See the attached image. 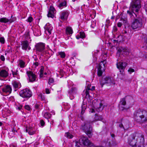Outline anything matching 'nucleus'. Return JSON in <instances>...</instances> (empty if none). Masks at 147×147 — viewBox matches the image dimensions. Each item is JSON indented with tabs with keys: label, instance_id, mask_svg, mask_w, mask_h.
Masks as SVG:
<instances>
[{
	"label": "nucleus",
	"instance_id": "obj_1",
	"mask_svg": "<svg viewBox=\"0 0 147 147\" xmlns=\"http://www.w3.org/2000/svg\"><path fill=\"white\" fill-rule=\"evenodd\" d=\"M134 119L137 122L141 123L147 121V111L139 109L135 111L134 114Z\"/></svg>",
	"mask_w": 147,
	"mask_h": 147
},
{
	"label": "nucleus",
	"instance_id": "obj_2",
	"mask_svg": "<svg viewBox=\"0 0 147 147\" xmlns=\"http://www.w3.org/2000/svg\"><path fill=\"white\" fill-rule=\"evenodd\" d=\"M92 123H91V121H85L81 127V129L89 137L91 136L92 127L90 126V124Z\"/></svg>",
	"mask_w": 147,
	"mask_h": 147
},
{
	"label": "nucleus",
	"instance_id": "obj_3",
	"mask_svg": "<svg viewBox=\"0 0 147 147\" xmlns=\"http://www.w3.org/2000/svg\"><path fill=\"white\" fill-rule=\"evenodd\" d=\"M118 57L117 59L118 62L116 64L117 67L120 70V73L123 74L127 64L125 62H123V59H121L120 57Z\"/></svg>",
	"mask_w": 147,
	"mask_h": 147
},
{
	"label": "nucleus",
	"instance_id": "obj_4",
	"mask_svg": "<svg viewBox=\"0 0 147 147\" xmlns=\"http://www.w3.org/2000/svg\"><path fill=\"white\" fill-rule=\"evenodd\" d=\"M20 96L23 97L28 98L32 95L31 91L27 88L21 90L19 93Z\"/></svg>",
	"mask_w": 147,
	"mask_h": 147
},
{
	"label": "nucleus",
	"instance_id": "obj_5",
	"mask_svg": "<svg viewBox=\"0 0 147 147\" xmlns=\"http://www.w3.org/2000/svg\"><path fill=\"white\" fill-rule=\"evenodd\" d=\"M100 83L102 87L105 84H115L113 78L109 77H103L102 80L100 81Z\"/></svg>",
	"mask_w": 147,
	"mask_h": 147
},
{
	"label": "nucleus",
	"instance_id": "obj_6",
	"mask_svg": "<svg viewBox=\"0 0 147 147\" xmlns=\"http://www.w3.org/2000/svg\"><path fill=\"white\" fill-rule=\"evenodd\" d=\"M142 25V20L140 18L135 19L131 24V27L133 29L138 28L141 27Z\"/></svg>",
	"mask_w": 147,
	"mask_h": 147
},
{
	"label": "nucleus",
	"instance_id": "obj_7",
	"mask_svg": "<svg viewBox=\"0 0 147 147\" xmlns=\"http://www.w3.org/2000/svg\"><path fill=\"white\" fill-rule=\"evenodd\" d=\"M135 136L134 135H131L129 137L128 142L129 144L132 147H137L136 146V140L135 139Z\"/></svg>",
	"mask_w": 147,
	"mask_h": 147
},
{
	"label": "nucleus",
	"instance_id": "obj_8",
	"mask_svg": "<svg viewBox=\"0 0 147 147\" xmlns=\"http://www.w3.org/2000/svg\"><path fill=\"white\" fill-rule=\"evenodd\" d=\"M26 73L28 77L29 82H33L36 81V76L32 72L30 71H27Z\"/></svg>",
	"mask_w": 147,
	"mask_h": 147
},
{
	"label": "nucleus",
	"instance_id": "obj_9",
	"mask_svg": "<svg viewBox=\"0 0 147 147\" xmlns=\"http://www.w3.org/2000/svg\"><path fill=\"white\" fill-rule=\"evenodd\" d=\"M36 50L38 51L42 52L45 49V44L42 42L37 43L35 46Z\"/></svg>",
	"mask_w": 147,
	"mask_h": 147
},
{
	"label": "nucleus",
	"instance_id": "obj_10",
	"mask_svg": "<svg viewBox=\"0 0 147 147\" xmlns=\"http://www.w3.org/2000/svg\"><path fill=\"white\" fill-rule=\"evenodd\" d=\"M122 50L121 49H119L118 50L116 54V56L117 57H121L122 55H121V53H123L125 55H127L129 53V50L126 48H122Z\"/></svg>",
	"mask_w": 147,
	"mask_h": 147
},
{
	"label": "nucleus",
	"instance_id": "obj_11",
	"mask_svg": "<svg viewBox=\"0 0 147 147\" xmlns=\"http://www.w3.org/2000/svg\"><path fill=\"white\" fill-rule=\"evenodd\" d=\"M106 61L105 60L101 61L98 67V69L97 75L98 76H102V65L104 67L105 66V64L106 63Z\"/></svg>",
	"mask_w": 147,
	"mask_h": 147
},
{
	"label": "nucleus",
	"instance_id": "obj_12",
	"mask_svg": "<svg viewBox=\"0 0 147 147\" xmlns=\"http://www.w3.org/2000/svg\"><path fill=\"white\" fill-rule=\"evenodd\" d=\"M56 11L55 8L52 5L50 7L49 10L47 14L48 17L53 18L54 16V14L56 13Z\"/></svg>",
	"mask_w": 147,
	"mask_h": 147
},
{
	"label": "nucleus",
	"instance_id": "obj_13",
	"mask_svg": "<svg viewBox=\"0 0 147 147\" xmlns=\"http://www.w3.org/2000/svg\"><path fill=\"white\" fill-rule=\"evenodd\" d=\"M1 90L3 92L8 94L11 92L12 89L9 85H8L1 88Z\"/></svg>",
	"mask_w": 147,
	"mask_h": 147
},
{
	"label": "nucleus",
	"instance_id": "obj_14",
	"mask_svg": "<svg viewBox=\"0 0 147 147\" xmlns=\"http://www.w3.org/2000/svg\"><path fill=\"white\" fill-rule=\"evenodd\" d=\"M22 49L26 50L28 49V50L30 49V47L29 46L28 42L27 40H25L22 42Z\"/></svg>",
	"mask_w": 147,
	"mask_h": 147
},
{
	"label": "nucleus",
	"instance_id": "obj_15",
	"mask_svg": "<svg viewBox=\"0 0 147 147\" xmlns=\"http://www.w3.org/2000/svg\"><path fill=\"white\" fill-rule=\"evenodd\" d=\"M76 92L77 89L75 88H73L68 92V94L70 95L69 97L72 100L74 98L73 95L76 94Z\"/></svg>",
	"mask_w": 147,
	"mask_h": 147
},
{
	"label": "nucleus",
	"instance_id": "obj_16",
	"mask_svg": "<svg viewBox=\"0 0 147 147\" xmlns=\"http://www.w3.org/2000/svg\"><path fill=\"white\" fill-rule=\"evenodd\" d=\"M68 12L65 11H63L60 13V18L62 20H66L68 17Z\"/></svg>",
	"mask_w": 147,
	"mask_h": 147
},
{
	"label": "nucleus",
	"instance_id": "obj_17",
	"mask_svg": "<svg viewBox=\"0 0 147 147\" xmlns=\"http://www.w3.org/2000/svg\"><path fill=\"white\" fill-rule=\"evenodd\" d=\"M9 75L8 71L5 69L1 70L0 71V76L2 78L7 77Z\"/></svg>",
	"mask_w": 147,
	"mask_h": 147
},
{
	"label": "nucleus",
	"instance_id": "obj_18",
	"mask_svg": "<svg viewBox=\"0 0 147 147\" xmlns=\"http://www.w3.org/2000/svg\"><path fill=\"white\" fill-rule=\"evenodd\" d=\"M12 84L13 88L15 89V91H16L17 89L20 87V84L19 82L17 81H13L12 83Z\"/></svg>",
	"mask_w": 147,
	"mask_h": 147
},
{
	"label": "nucleus",
	"instance_id": "obj_19",
	"mask_svg": "<svg viewBox=\"0 0 147 147\" xmlns=\"http://www.w3.org/2000/svg\"><path fill=\"white\" fill-rule=\"evenodd\" d=\"M26 131L28 132L30 135H32L34 134L35 132L33 130V128L31 127H29L28 128H27Z\"/></svg>",
	"mask_w": 147,
	"mask_h": 147
},
{
	"label": "nucleus",
	"instance_id": "obj_20",
	"mask_svg": "<svg viewBox=\"0 0 147 147\" xmlns=\"http://www.w3.org/2000/svg\"><path fill=\"white\" fill-rule=\"evenodd\" d=\"M94 120L93 121H91V123H92L97 121H101L103 119L102 117L101 116L98 115L96 114H95Z\"/></svg>",
	"mask_w": 147,
	"mask_h": 147
},
{
	"label": "nucleus",
	"instance_id": "obj_21",
	"mask_svg": "<svg viewBox=\"0 0 147 147\" xmlns=\"http://www.w3.org/2000/svg\"><path fill=\"white\" fill-rule=\"evenodd\" d=\"M45 32H47L49 34H51V31L53 29L52 27L50 26H48L47 24L45 26Z\"/></svg>",
	"mask_w": 147,
	"mask_h": 147
},
{
	"label": "nucleus",
	"instance_id": "obj_22",
	"mask_svg": "<svg viewBox=\"0 0 147 147\" xmlns=\"http://www.w3.org/2000/svg\"><path fill=\"white\" fill-rule=\"evenodd\" d=\"M85 37L86 35L85 33L83 32H80L79 33V34L77 35L76 38L78 39H79L80 38H84Z\"/></svg>",
	"mask_w": 147,
	"mask_h": 147
},
{
	"label": "nucleus",
	"instance_id": "obj_23",
	"mask_svg": "<svg viewBox=\"0 0 147 147\" xmlns=\"http://www.w3.org/2000/svg\"><path fill=\"white\" fill-rule=\"evenodd\" d=\"M140 145L139 147H145L144 146V140L143 135H141L140 138Z\"/></svg>",
	"mask_w": 147,
	"mask_h": 147
},
{
	"label": "nucleus",
	"instance_id": "obj_24",
	"mask_svg": "<svg viewBox=\"0 0 147 147\" xmlns=\"http://www.w3.org/2000/svg\"><path fill=\"white\" fill-rule=\"evenodd\" d=\"M73 33L72 29L71 27H68L66 29V33L67 35H70Z\"/></svg>",
	"mask_w": 147,
	"mask_h": 147
},
{
	"label": "nucleus",
	"instance_id": "obj_25",
	"mask_svg": "<svg viewBox=\"0 0 147 147\" xmlns=\"http://www.w3.org/2000/svg\"><path fill=\"white\" fill-rule=\"evenodd\" d=\"M104 108V106L102 103H100L98 107H97L95 108V110L96 111L98 112H100L102 111Z\"/></svg>",
	"mask_w": 147,
	"mask_h": 147
},
{
	"label": "nucleus",
	"instance_id": "obj_26",
	"mask_svg": "<svg viewBox=\"0 0 147 147\" xmlns=\"http://www.w3.org/2000/svg\"><path fill=\"white\" fill-rule=\"evenodd\" d=\"M86 108V105L84 104H82L81 106V114L83 115L85 111Z\"/></svg>",
	"mask_w": 147,
	"mask_h": 147
},
{
	"label": "nucleus",
	"instance_id": "obj_27",
	"mask_svg": "<svg viewBox=\"0 0 147 147\" xmlns=\"http://www.w3.org/2000/svg\"><path fill=\"white\" fill-rule=\"evenodd\" d=\"M18 65L22 68H24L26 66L25 63L22 60H20Z\"/></svg>",
	"mask_w": 147,
	"mask_h": 147
},
{
	"label": "nucleus",
	"instance_id": "obj_28",
	"mask_svg": "<svg viewBox=\"0 0 147 147\" xmlns=\"http://www.w3.org/2000/svg\"><path fill=\"white\" fill-rule=\"evenodd\" d=\"M66 4V2L65 1H63L59 3V4H58V7L59 8L61 9L63 7L65 6Z\"/></svg>",
	"mask_w": 147,
	"mask_h": 147
},
{
	"label": "nucleus",
	"instance_id": "obj_29",
	"mask_svg": "<svg viewBox=\"0 0 147 147\" xmlns=\"http://www.w3.org/2000/svg\"><path fill=\"white\" fill-rule=\"evenodd\" d=\"M9 20L6 18H0V22L3 23H6L9 22Z\"/></svg>",
	"mask_w": 147,
	"mask_h": 147
},
{
	"label": "nucleus",
	"instance_id": "obj_30",
	"mask_svg": "<svg viewBox=\"0 0 147 147\" xmlns=\"http://www.w3.org/2000/svg\"><path fill=\"white\" fill-rule=\"evenodd\" d=\"M58 54L61 58H64L65 57V52L63 51L59 52H58Z\"/></svg>",
	"mask_w": 147,
	"mask_h": 147
},
{
	"label": "nucleus",
	"instance_id": "obj_31",
	"mask_svg": "<svg viewBox=\"0 0 147 147\" xmlns=\"http://www.w3.org/2000/svg\"><path fill=\"white\" fill-rule=\"evenodd\" d=\"M65 136L67 138L70 139H71L73 137V136L69 133H66Z\"/></svg>",
	"mask_w": 147,
	"mask_h": 147
},
{
	"label": "nucleus",
	"instance_id": "obj_32",
	"mask_svg": "<svg viewBox=\"0 0 147 147\" xmlns=\"http://www.w3.org/2000/svg\"><path fill=\"white\" fill-rule=\"evenodd\" d=\"M54 82V79L52 78H50L48 80V84L49 85H51L53 84Z\"/></svg>",
	"mask_w": 147,
	"mask_h": 147
},
{
	"label": "nucleus",
	"instance_id": "obj_33",
	"mask_svg": "<svg viewBox=\"0 0 147 147\" xmlns=\"http://www.w3.org/2000/svg\"><path fill=\"white\" fill-rule=\"evenodd\" d=\"M120 104L123 105H125L126 104V102L124 98H123L121 100Z\"/></svg>",
	"mask_w": 147,
	"mask_h": 147
},
{
	"label": "nucleus",
	"instance_id": "obj_34",
	"mask_svg": "<svg viewBox=\"0 0 147 147\" xmlns=\"http://www.w3.org/2000/svg\"><path fill=\"white\" fill-rule=\"evenodd\" d=\"M44 70V67H42L40 70V77H42L43 75V71Z\"/></svg>",
	"mask_w": 147,
	"mask_h": 147
},
{
	"label": "nucleus",
	"instance_id": "obj_35",
	"mask_svg": "<svg viewBox=\"0 0 147 147\" xmlns=\"http://www.w3.org/2000/svg\"><path fill=\"white\" fill-rule=\"evenodd\" d=\"M145 45L147 46V35H146L143 39Z\"/></svg>",
	"mask_w": 147,
	"mask_h": 147
},
{
	"label": "nucleus",
	"instance_id": "obj_36",
	"mask_svg": "<svg viewBox=\"0 0 147 147\" xmlns=\"http://www.w3.org/2000/svg\"><path fill=\"white\" fill-rule=\"evenodd\" d=\"M45 117L47 119L51 117V115L48 113H46L44 115Z\"/></svg>",
	"mask_w": 147,
	"mask_h": 147
},
{
	"label": "nucleus",
	"instance_id": "obj_37",
	"mask_svg": "<svg viewBox=\"0 0 147 147\" xmlns=\"http://www.w3.org/2000/svg\"><path fill=\"white\" fill-rule=\"evenodd\" d=\"M91 22L92 24L90 25L91 27L93 28H94L95 27L96 25V22L94 21H92Z\"/></svg>",
	"mask_w": 147,
	"mask_h": 147
},
{
	"label": "nucleus",
	"instance_id": "obj_38",
	"mask_svg": "<svg viewBox=\"0 0 147 147\" xmlns=\"http://www.w3.org/2000/svg\"><path fill=\"white\" fill-rule=\"evenodd\" d=\"M33 19L31 17H29L27 20V21L29 22H31L33 21Z\"/></svg>",
	"mask_w": 147,
	"mask_h": 147
},
{
	"label": "nucleus",
	"instance_id": "obj_39",
	"mask_svg": "<svg viewBox=\"0 0 147 147\" xmlns=\"http://www.w3.org/2000/svg\"><path fill=\"white\" fill-rule=\"evenodd\" d=\"M40 123L41 125L43 127L44 126L45 123L43 119H41L40 121Z\"/></svg>",
	"mask_w": 147,
	"mask_h": 147
},
{
	"label": "nucleus",
	"instance_id": "obj_40",
	"mask_svg": "<svg viewBox=\"0 0 147 147\" xmlns=\"http://www.w3.org/2000/svg\"><path fill=\"white\" fill-rule=\"evenodd\" d=\"M39 97L42 100H44L45 99V97L42 94H40L38 95Z\"/></svg>",
	"mask_w": 147,
	"mask_h": 147
},
{
	"label": "nucleus",
	"instance_id": "obj_41",
	"mask_svg": "<svg viewBox=\"0 0 147 147\" xmlns=\"http://www.w3.org/2000/svg\"><path fill=\"white\" fill-rule=\"evenodd\" d=\"M90 90V89L89 88L88 89H86V92H85V93H86V96H89V90Z\"/></svg>",
	"mask_w": 147,
	"mask_h": 147
},
{
	"label": "nucleus",
	"instance_id": "obj_42",
	"mask_svg": "<svg viewBox=\"0 0 147 147\" xmlns=\"http://www.w3.org/2000/svg\"><path fill=\"white\" fill-rule=\"evenodd\" d=\"M0 42L2 44H3L5 42V39L3 37H1L0 38Z\"/></svg>",
	"mask_w": 147,
	"mask_h": 147
},
{
	"label": "nucleus",
	"instance_id": "obj_43",
	"mask_svg": "<svg viewBox=\"0 0 147 147\" xmlns=\"http://www.w3.org/2000/svg\"><path fill=\"white\" fill-rule=\"evenodd\" d=\"M24 107L25 109L28 111L30 110L31 108L28 105H26Z\"/></svg>",
	"mask_w": 147,
	"mask_h": 147
},
{
	"label": "nucleus",
	"instance_id": "obj_44",
	"mask_svg": "<svg viewBox=\"0 0 147 147\" xmlns=\"http://www.w3.org/2000/svg\"><path fill=\"white\" fill-rule=\"evenodd\" d=\"M128 71L129 72H130V74H131V73L134 72V69H133L132 68H130L128 70Z\"/></svg>",
	"mask_w": 147,
	"mask_h": 147
},
{
	"label": "nucleus",
	"instance_id": "obj_45",
	"mask_svg": "<svg viewBox=\"0 0 147 147\" xmlns=\"http://www.w3.org/2000/svg\"><path fill=\"white\" fill-rule=\"evenodd\" d=\"M0 58L2 61H4L5 60V58L4 56L3 55H1L0 57Z\"/></svg>",
	"mask_w": 147,
	"mask_h": 147
},
{
	"label": "nucleus",
	"instance_id": "obj_46",
	"mask_svg": "<svg viewBox=\"0 0 147 147\" xmlns=\"http://www.w3.org/2000/svg\"><path fill=\"white\" fill-rule=\"evenodd\" d=\"M12 73L13 75H16L17 74V72L18 71H13L12 70Z\"/></svg>",
	"mask_w": 147,
	"mask_h": 147
},
{
	"label": "nucleus",
	"instance_id": "obj_47",
	"mask_svg": "<svg viewBox=\"0 0 147 147\" xmlns=\"http://www.w3.org/2000/svg\"><path fill=\"white\" fill-rule=\"evenodd\" d=\"M110 22V20H106V25L107 27H108V26H107L109 24Z\"/></svg>",
	"mask_w": 147,
	"mask_h": 147
},
{
	"label": "nucleus",
	"instance_id": "obj_48",
	"mask_svg": "<svg viewBox=\"0 0 147 147\" xmlns=\"http://www.w3.org/2000/svg\"><path fill=\"white\" fill-rule=\"evenodd\" d=\"M144 7L146 11L147 12V3H145Z\"/></svg>",
	"mask_w": 147,
	"mask_h": 147
},
{
	"label": "nucleus",
	"instance_id": "obj_49",
	"mask_svg": "<svg viewBox=\"0 0 147 147\" xmlns=\"http://www.w3.org/2000/svg\"><path fill=\"white\" fill-rule=\"evenodd\" d=\"M122 25V24L121 22H119L117 23V26L119 27H120Z\"/></svg>",
	"mask_w": 147,
	"mask_h": 147
},
{
	"label": "nucleus",
	"instance_id": "obj_50",
	"mask_svg": "<svg viewBox=\"0 0 147 147\" xmlns=\"http://www.w3.org/2000/svg\"><path fill=\"white\" fill-rule=\"evenodd\" d=\"M46 93L47 94H49L50 92L49 89L48 88H46L45 89Z\"/></svg>",
	"mask_w": 147,
	"mask_h": 147
},
{
	"label": "nucleus",
	"instance_id": "obj_51",
	"mask_svg": "<svg viewBox=\"0 0 147 147\" xmlns=\"http://www.w3.org/2000/svg\"><path fill=\"white\" fill-rule=\"evenodd\" d=\"M121 21L123 22V23H125L127 22V20H126L124 19H121Z\"/></svg>",
	"mask_w": 147,
	"mask_h": 147
},
{
	"label": "nucleus",
	"instance_id": "obj_52",
	"mask_svg": "<svg viewBox=\"0 0 147 147\" xmlns=\"http://www.w3.org/2000/svg\"><path fill=\"white\" fill-rule=\"evenodd\" d=\"M39 63L38 62H36L34 63V65H35L36 67V66H38V65Z\"/></svg>",
	"mask_w": 147,
	"mask_h": 147
},
{
	"label": "nucleus",
	"instance_id": "obj_53",
	"mask_svg": "<svg viewBox=\"0 0 147 147\" xmlns=\"http://www.w3.org/2000/svg\"><path fill=\"white\" fill-rule=\"evenodd\" d=\"M34 107L35 109H38L39 107V105L37 104H35L34 105Z\"/></svg>",
	"mask_w": 147,
	"mask_h": 147
},
{
	"label": "nucleus",
	"instance_id": "obj_54",
	"mask_svg": "<svg viewBox=\"0 0 147 147\" xmlns=\"http://www.w3.org/2000/svg\"><path fill=\"white\" fill-rule=\"evenodd\" d=\"M8 49H9V50H8V51H7V53H9V52H10V51L11 52L12 50H10L11 49V47H10V46H8Z\"/></svg>",
	"mask_w": 147,
	"mask_h": 147
},
{
	"label": "nucleus",
	"instance_id": "obj_55",
	"mask_svg": "<svg viewBox=\"0 0 147 147\" xmlns=\"http://www.w3.org/2000/svg\"><path fill=\"white\" fill-rule=\"evenodd\" d=\"M14 20H15L11 19L10 20H9V22L10 23H11L12 22H13L14 21Z\"/></svg>",
	"mask_w": 147,
	"mask_h": 147
},
{
	"label": "nucleus",
	"instance_id": "obj_56",
	"mask_svg": "<svg viewBox=\"0 0 147 147\" xmlns=\"http://www.w3.org/2000/svg\"><path fill=\"white\" fill-rule=\"evenodd\" d=\"M10 147H16V145L12 144L10 145Z\"/></svg>",
	"mask_w": 147,
	"mask_h": 147
},
{
	"label": "nucleus",
	"instance_id": "obj_57",
	"mask_svg": "<svg viewBox=\"0 0 147 147\" xmlns=\"http://www.w3.org/2000/svg\"><path fill=\"white\" fill-rule=\"evenodd\" d=\"M90 111L91 112V113L95 112V110L94 109H92Z\"/></svg>",
	"mask_w": 147,
	"mask_h": 147
},
{
	"label": "nucleus",
	"instance_id": "obj_58",
	"mask_svg": "<svg viewBox=\"0 0 147 147\" xmlns=\"http://www.w3.org/2000/svg\"><path fill=\"white\" fill-rule=\"evenodd\" d=\"M113 30L114 32H116L117 31V29L115 27H114V28H113Z\"/></svg>",
	"mask_w": 147,
	"mask_h": 147
},
{
	"label": "nucleus",
	"instance_id": "obj_59",
	"mask_svg": "<svg viewBox=\"0 0 147 147\" xmlns=\"http://www.w3.org/2000/svg\"><path fill=\"white\" fill-rule=\"evenodd\" d=\"M90 85H88V86H87L86 89H88L89 88H90Z\"/></svg>",
	"mask_w": 147,
	"mask_h": 147
},
{
	"label": "nucleus",
	"instance_id": "obj_60",
	"mask_svg": "<svg viewBox=\"0 0 147 147\" xmlns=\"http://www.w3.org/2000/svg\"><path fill=\"white\" fill-rule=\"evenodd\" d=\"M2 125H3V123L1 122H0V126H2Z\"/></svg>",
	"mask_w": 147,
	"mask_h": 147
},
{
	"label": "nucleus",
	"instance_id": "obj_61",
	"mask_svg": "<svg viewBox=\"0 0 147 147\" xmlns=\"http://www.w3.org/2000/svg\"><path fill=\"white\" fill-rule=\"evenodd\" d=\"M94 87L92 86V89H91V90H93L94 89Z\"/></svg>",
	"mask_w": 147,
	"mask_h": 147
},
{
	"label": "nucleus",
	"instance_id": "obj_62",
	"mask_svg": "<svg viewBox=\"0 0 147 147\" xmlns=\"http://www.w3.org/2000/svg\"><path fill=\"white\" fill-rule=\"evenodd\" d=\"M111 136L112 137H114V134H112L111 135Z\"/></svg>",
	"mask_w": 147,
	"mask_h": 147
},
{
	"label": "nucleus",
	"instance_id": "obj_63",
	"mask_svg": "<svg viewBox=\"0 0 147 147\" xmlns=\"http://www.w3.org/2000/svg\"><path fill=\"white\" fill-rule=\"evenodd\" d=\"M18 109L19 110H20L21 109V107H18Z\"/></svg>",
	"mask_w": 147,
	"mask_h": 147
},
{
	"label": "nucleus",
	"instance_id": "obj_64",
	"mask_svg": "<svg viewBox=\"0 0 147 147\" xmlns=\"http://www.w3.org/2000/svg\"><path fill=\"white\" fill-rule=\"evenodd\" d=\"M119 126L121 128L122 127V126L123 127V125H119Z\"/></svg>",
	"mask_w": 147,
	"mask_h": 147
}]
</instances>
